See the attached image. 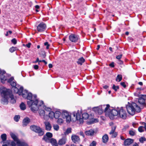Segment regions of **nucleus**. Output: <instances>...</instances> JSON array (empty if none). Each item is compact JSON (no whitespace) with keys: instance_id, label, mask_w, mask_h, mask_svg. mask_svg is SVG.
Listing matches in <instances>:
<instances>
[{"instance_id":"1","label":"nucleus","mask_w":146,"mask_h":146,"mask_svg":"<svg viewBox=\"0 0 146 146\" xmlns=\"http://www.w3.org/2000/svg\"><path fill=\"white\" fill-rule=\"evenodd\" d=\"M92 110L99 114H102L104 111L106 116L109 117L111 119H113L114 116H117L123 119H125L127 117L126 111L123 107L111 109L109 104L94 107L93 108Z\"/></svg>"},{"instance_id":"2","label":"nucleus","mask_w":146,"mask_h":146,"mask_svg":"<svg viewBox=\"0 0 146 146\" xmlns=\"http://www.w3.org/2000/svg\"><path fill=\"white\" fill-rule=\"evenodd\" d=\"M23 97H27L28 100L27 102L29 107H31V110L34 112L37 111L39 108L38 106L45 111H50L51 109L50 108L46 107L43 105V102L42 101H38L36 96L35 95H33L31 93H28L26 91L23 94Z\"/></svg>"},{"instance_id":"3","label":"nucleus","mask_w":146,"mask_h":146,"mask_svg":"<svg viewBox=\"0 0 146 146\" xmlns=\"http://www.w3.org/2000/svg\"><path fill=\"white\" fill-rule=\"evenodd\" d=\"M0 93L2 96L1 103L3 104L6 105L8 101L12 104L16 103V99L10 90L4 87H0Z\"/></svg>"},{"instance_id":"4","label":"nucleus","mask_w":146,"mask_h":146,"mask_svg":"<svg viewBox=\"0 0 146 146\" xmlns=\"http://www.w3.org/2000/svg\"><path fill=\"white\" fill-rule=\"evenodd\" d=\"M81 111L78 110L74 111L72 113V120L73 122H76L78 124H82L83 123V119H87L89 117V115L86 113H83L81 115Z\"/></svg>"},{"instance_id":"5","label":"nucleus","mask_w":146,"mask_h":146,"mask_svg":"<svg viewBox=\"0 0 146 146\" xmlns=\"http://www.w3.org/2000/svg\"><path fill=\"white\" fill-rule=\"evenodd\" d=\"M128 113L131 115H133L136 112H139L141 111V108L135 103L128 102L126 106Z\"/></svg>"},{"instance_id":"6","label":"nucleus","mask_w":146,"mask_h":146,"mask_svg":"<svg viewBox=\"0 0 146 146\" xmlns=\"http://www.w3.org/2000/svg\"><path fill=\"white\" fill-rule=\"evenodd\" d=\"M138 90L136 92L134 93V96L138 97L137 98L138 99V102L140 104L141 106V108H142V106L143 107H145L146 108V104H145V100H146V95H143L140 94Z\"/></svg>"},{"instance_id":"7","label":"nucleus","mask_w":146,"mask_h":146,"mask_svg":"<svg viewBox=\"0 0 146 146\" xmlns=\"http://www.w3.org/2000/svg\"><path fill=\"white\" fill-rule=\"evenodd\" d=\"M23 87L21 86L19 87V86L18 85V86H15L12 87V90L15 93L18 94L19 95L21 94L22 93V96L23 98H27V97H23V94L26 91L28 93H31L30 92H29L25 90L23 91Z\"/></svg>"},{"instance_id":"8","label":"nucleus","mask_w":146,"mask_h":146,"mask_svg":"<svg viewBox=\"0 0 146 146\" xmlns=\"http://www.w3.org/2000/svg\"><path fill=\"white\" fill-rule=\"evenodd\" d=\"M61 115L62 117L64 119H66L67 122L69 123L71 120L73 121L72 118H71L70 114L66 110L63 111L62 112ZM71 117L72 118V115Z\"/></svg>"},{"instance_id":"9","label":"nucleus","mask_w":146,"mask_h":146,"mask_svg":"<svg viewBox=\"0 0 146 146\" xmlns=\"http://www.w3.org/2000/svg\"><path fill=\"white\" fill-rule=\"evenodd\" d=\"M31 129L39 134V135L41 136L44 134V132L42 129L39 126L33 125L30 127Z\"/></svg>"},{"instance_id":"10","label":"nucleus","mask_w":146,"mask_h":146,"mask_svg":"<svg viewBox=\"0 0 146 146\" xmlns=\"http://www.w3.org/2000/svg\"><path fill=\"white\" fill-rule=\"evenodd\" d=\"M8 76L5 72L0 69V78L1 82L3 84L5 83V81L8 79Z\"/></svg>"},{"instance_id":"11","label":"nucleus","mask_w":146,"mask_h":146,"mask_svg":"<svg viewBox=\"0 0 146 146\" xmlns=\"http://www.w3.org/2000/svg\"><path fill=\"white\" fill-rule=\"evenodd\" d=\"M46 25L43 22L40 23L37 27V30L39 32H42L45 31L46 28Z\"/></svg>"},{"instance_id":"12","label":"nucleus","mask_w":146,"mask_h":146,"mask_svg":"<svg viewBox=\"0 0 146 146\" xmlns=\"http://www.w3.org/2000/svg\"><path fill=\"white\" fill-rule=\"evenodd\" d=\"M70 40L72 42H76L78 40L79 36L75 34H71L69 37Z\"/></svg>"},{"instance_id":"13","label":"nucleus","mask_w":146,"mask_h":146,"mask_svg":"<svg viewBox=\"0 0 146 146\" xmlns=\"http://www.w3.org/2000/svg\"><path fill=\"white\" fill-rule=\"evenodd\" d=\"M7 82L10 84L12 87L15 86H18V85H17L16 81L14 80V78L13 77H11L9 79H8Z\"/></svg>"},{"instance_id":"14","label":"nucleus","mask_w":146,"mask_h":146,"mask_svg":"<svg viewBox=\"0 0 146 146\" xmlns=\"http://www.w3.org/2000/svg\"><path fill=\"white\" fill-rule=\"evenodd\" d=\"M116 128V127L115 126H113L112 127L110 133V135H111V137L113 138L115 137L117 135V133L114 131Z\"/></svg>"},{"instance_id":"15","label":"nucleus","mask_w":146,"mask_h":146,"mask_svg":"<svg viewBox=\"0 0 146 146\" xmlns=\"http://www.w3.org/2000/svg\"><path fill=\"white\" fill-rule=\"evenodd\" d=\"M71 138L72 141L75 143H78L80 141L79 137L76 135H72Z\"/></svg>"},{"instance_id":"16","label":"nucleus","mask_w":146,"mask_h":146,"mask_svg":"<svg viewBox=\"0 0 146 146\" xmlns=\"http://www.w3.org/2000/svg\"><path fill=\"white\" fill-rule=\"evenodd\" d=\"M67 138L66 136H64L59 140L58 142V144L59 145H64L67 141Z\"/></svg>"},{"instance_id":"17","label":"nucleus","mask_w":146,"mask_h":146,"mask_svg":"<svg viewBox=\"0 0 146 146\" xmlns=\"http://www.w3.org/2000/svg\"><path fill=\"white\" fill-rule=\"evenodd\" d=\"M10 135L11 137L13 139L14 141L16 142V143L18 141L20 140L19 139L18 135L17 134L12 132H10Z\"/></svg>"},{"instance_id":"18","label":"nucleus","mask_w":146,"mask_h":146,"mask_svg":"<svg viewBox=\"0 0 146 146\" xmlns=\"http://www.w3.org/2000/svg\"><path fill=\"white\" fill-rule=\"evenodd\" d=\"M16 143L17 146H28V144L23 140H20Z\"/></svg>"},{"instance_id":"19","label":"nucleus","mask_w":146,"mask_h":146,"mask_svg":"<svg viewBox=\"0 0 146 146\" xmlns=\"http://www.w3.org/2000/svg\"><path fill=\"white\" fill-rule=\"evenodd\" d=\"M38 106L39 108V109H38V110L39 109L38 112L39 115L42 117L43 115L45 114V112L42 108L40 107L39 106Z\"/></svg>"},{"instance_id":"20","label":"nucleus","mask_w":146,"mask_h":146,"mask_svg":"<svg viewBox=\"0 0 146 146\" xmlns=\"http://www.w3.org/2000/svg\"><path fill=\"white\" fill-rule=\"evenodd\" d=\"M133 142V140L130 139H126L124 142V145H129L132 143Z\"/></svg>"},{"instance_id":"21","label":"nucleus","mask_w":146,"mask_h":146,"mask_svg":"<svg viewBox=\"0 0 146 146\" xmlns=\"http://www.w3.org/2000/svg\"><path fill=\"white\" fill-rule=\"evenodd\" d=\"M30 119L28 117L25 118L23 121V126H26L30 122Z\"/></svg>"},{"instance_id":"22","label":"nucleus","mask_w":146,"mask_h":146,"mask_svg":"<svg viewBox=\"0 0 146 146\" xmlns=\"http://www.w3.org/2000/svg\"><path fill=\"white\" fill-rule=\"evenodd\" d=\"M45 127L47 131H50L51 128V125L50 123L48 121H45L44 122Z\"/></svg>"},{"instance_id":"23","label":"nucleus","mask_w":146,"mask_h":146,"mask_svg":"<svg viewBox=\"0 0 146 146\" xmlns=\"http://www.w3.org/2000/svg\"><path fill=\"white\" fill-rule=\"evenodd\" d=\"M50 142L51 143L52 146H58L57 142L55 139L53 138L50 139Z\"/></svg>"},{"instance_id":"24","label":"nucleus","mask_w":146,"mask_h":146,"mask_svg":"<svg viewBox=\"0 0 146 146\" xmlns=\"http://www.w3.org/2000/svg\"><path fill=\"white\" fill-rule=\"evenodd\" d=\"M85 61V60L84 59L83 57H82L78 59L77 62L78 64L81 65Z\"/></svg>"},{"instance_id":"25","label":"nucleus","mask_w":146,"mask_h":146,"mask_svg":"<svg viewBox=\"0 0 146 146\" xmlns=\"http://www.w3.org/2000/svg\"><path fill=\"white\" fill-rule=\"evenodd\" d=\"M7 143L9 145H10L11 146H16V144L14 141L8 140L7 141Z\"/></svg>"},{"instance_id":"26","label":"nucleus","mask_w":146,"mask_h":146,"mask_svg":"<svg viewBox=\"0 0 146 146\" xmlns=\"http://www.w3.org/2000/svg\"><path fill=\"white\" fill-rule=\"evenodd\" d=\"M102 141L104 143L107 142L108 140V137L107 135L105 134L102 137Z\"/></svg>"},{"instance_id":"27","label":"nucleus","mask_w":146,"mask_h":146,"mask_svg":"<svg viewBox=\"0 0 146 146\" xmlns=\"http://www.w3.org/2000/svg\"><path fill=\"white\" fill-rule=\"evenodd\" d=\"M94 133V131L92 129L87 131L85 132V134L88 135H92Z\"/></svg>"},{"instance_id":"28","label":"nucleus","mask_w":146,"mask_h":146,"mask_svg":"<svg viewBox=\"0 0 146 146\" xmlns=\"http://www.w3.org/2000/svg\"><path fill=\"white\" fill-rule=\"evenodd\" d=\"M61 112L59 111H56L54 113V117L55 119H58L61 115Z\"/></svg>"},{"instance_id":"29","label":"nucleus","mask_w":146,"mask_h":146,"mask_svg":"<svg viewBox=\"0 0 146 146\" xmlns=\"http://www.w3.org/2000/svg\"><path fill=\"white\" fill-rule=\"evenodd\" d=\"M20 107L21 110H24L26 109V105L23 102H22L21 103L20 105Z\"/></svg>"},{"instance_id":"30","label":"nucleus","mask_w":146,"mask_h":146,"mask_svg":"<svg viewBox=\"0 0 146 146\" xmlns=\"http://www.w3.org/2000/svg\"><path fill=\"white\" fill-rule=\"evenodd\" d=\"M71 132V129L70 128H68L66 131L64 132V134L65 135H67L68 134L70 133Z\"/></svg>"},{"instance_id":"31","label":"nucleus","mask_w":146,"mask_h":146,"mask_svg":"<svg viewBox=\"0 0 146 146\" xmlns=\"http://www.w3.org/2000/svg\"><path fill=\"white\" fill-rule=\"evenodd\" d=\"M122 79V76L121 75L119 74L116 77V81H118V82H119Z\"/></svg>"},{"instance_id":"32","label":"nucleus","mask_w":146,"mask_h":146,"mask_svg":"<svg viewBox=\"0 0 146 146\" xmlns=\"http://www.w3.org/2000/svg\"><path fill=\"white\" fill-rule=\"evenodd\" d=\"M49 117L52 119L54 117V112L53 111H50L49 113Z\"/></svg>"},{"instance_id":"33","label":"nucleus","mask_w":146,"mask_h":146,"mask_svg":"<svg viewBox=\"0 0 146 146\" xmlns=\"http://www.w3.org/2000/svg\"><path fill=\"white\" fill-rule=\"evenodd\" d=\"M2 141L4 142L6 140L7 135L5 134H3L1 135V136Z\"/></svg>"},{"instance_id":"34","label":"nucleus","mask_w":146,"mask_h":146,"mask_svg":"<svg viewBox=\"0 0 146 146\" xmlns=\"http://www.w3.org/2000/svg\"><path fill=\"white\" fill-rule=\"evenodd\" d=\"M18 50L17 47H12L11 48L9 49V51L11 53L13 52L15 50Z\"/></svg>"},{"instance_id":"35","label":"nucleus","mask_w":146,"mask_h":146,"mask_svg":"<svg viewBox=\"0 0 146 146\" xmlns=\"http://www.w3.org/2000/svg\"><path fill=\"white\" fill-rule=\"evenodd\" d=\"M58 119L57 120V122L58 123V124H59L61 125V124H62V123H63V122H64V121H63V119H61V118H58Z\"/></svg>"},{"instance_id":"36","label":"nucleus","mask_w":146,"mask_h":146,"mask_svg":"<svg viewBox=\"0 0 146 146\" xmlns=\"http://www.w3.org/2000/svg\"><path fill=\"white\" fill-rule=\"evenodd\" d=\"M42 139L44 140L45 141L48 142H50V139H49L48 137L46 135H44L42 138Z\"/></svg>"},{"instance_id":"37","label":"nucleus","mask_w":146,"mask_h":146,"mask_svg":"<svg viewBox=\"0 0 146 146\" xmlns=\"http://www.w3.org/2000/svg\"><path fill=\"white\" fill-rule=\"evenodd\" d=\"M45 120H48V119L49 116L48 117L47 114H44L41 117Z\"/></svg>"},{"instance_id":"38","label":"nucleus","mask_w":146,"mask_h":146,"mask_svg":"<svg viewBox=\"0 0 146 146\" xmlns=\"http://www.w3.org/2000/svg\"><path fill=\"white\" fill-rule=\"evenodd\" d=\"M146 138L144 137H141L139 139L140 142L142 143H143L144 141H146Z\"/></svg>"},{"instance_id":"39","label":"nucleus","mask_w":146,"mask_h":146,"mask_svg":"<svg viewBox=\"0 0 146 146\" xmlns=\"http://www.w3.org/2000/svg\"><path fill=\"white\" fill-rule=\"evenodd\" d=\"M46 136L48 138H51L52 136V134L50 132H47L46 134Z\"/></svg>"},{"instance_id":"40","label":"nucleus","mask_w":146,"mask_h":146,"mask_svg":"<svg viewBox=\"0 0 146 146\" xmlns=\"http://www.w3.org/2000/svg\"><path fill=\"white\" fill-rule=\"evenodd\" d=\"M112 89L116 91L119 89V87L118 86H115V85H113L112 87Z\"/></svg>"},{"instance_id":"41","label":"nucleus","mask_w":146,"mask_h":146,"mask_svg":"<svg viewBox=\"0 0 146 146\" xmlns=\"http://www.w3.org/2000/svg\"><path fill=\"white\" fill-rule=\"evenodd\" d=\"M129 134L131 136H133L135 134V130H131L129 131Z\"/></svg>"},{"instance_id":"42","label":"nucleus","mask_w":146,"mask_h":146,"mask_svg":"<svg viewBox=\"0 0 146 146\" xmlns=\"http://www.w3.org/2000/svg\"><path fill=\"white\" fill-rule=\"evenodd\" d=\"M20 118V116L19 115H16L14 117V119L15 121L17 122L19 120Z\"/></svg>"},{"instance_id":"43","label":"nucleus","mask_w":146,"mask_h":146,"mask_svg":"<svg viewBox=\"0 0 146 146\" xmlns=\"http://www.w3.org/2000/svg\"><path fill=\"white\" fill-rule=\"evenodd\" d=\"M53 127L54 130L58 131L59 129V126L57 125H55L53 126Z\"/></svg>"},{"instance_id":"44","label":"nucleus","mask_w":146,"mask_h":146,"mask_svg":"<svg viewBox=\"0 0 146 146\" xmlns=\"http://www.w3.org/2000/svg\"><path fill=\"white\" fill-rule=\"evenodd\" d=\"M96 143L95 141H93L92 142L90 143L89 146H96Z\"/></svg>"},{"instance_id":"45","label":"nucleus","mask_w":146,"mask_h":146,"mask_svg":"<svg viewBox=\"0 0 146 146\" xmlns=\"http://www.w3.org/2000/svg\"><path fill=\"white\" fill-rule=\"evenodd\" d=\"M138 130L139 132H143L144 130L143 129V127L142 126H140L138 128Z\"/></svg>"},{"instance_id":"46","label":"nucleus","mask_w":146,"mask_h":146,"mask_svg":"<svg viewBox=\"0 0 146 146\" xmlns=\"http://www.w3.org/2000/svg\"><path fill=\"white\" fill-rule=\"evenodd\" d=\"M44 45L46 46V48L47 49H48L49 48V47L50 46V45L47 42H46L45 43H44Z\"/></svg>"},{"instance_id":"47","label":"nucleus","mask_w":146,"mask_h":146,"mask_svg":"<svg viewBox=\"0 0 146 146\" xmlns=\"http://www.w3.org/2000/svg\"><path fill=\"white\" fill-rule=\"evenodd\" d=\"M11 42L14 44H15L17 43V40L15 38L12 39L11 40Z\"/></svg>"},{"instance_id":"48","label":"nucleus","mask_w":146,"mask_h":146,"mask_svg":"<svg viewBox=\"0 0 146 146\" xmlns=\"http://www.w3.org/2000/svg\"><path fill=\"white\" fill-rule=\"evenodd\" d=\"M122 55L121 54L117 56L116 57V58L118 60H119V59H120V58H121V57L122 56Z\"/></svg>"},{"instance_id":"49","label":"nucleus","mask_w":146,"mask_h":146,"mask_svg":"<svg viewBox=\"0 0 146 146\" xmlns=\"http://www.w3.org/2000/svg\"><path fill=\"white\" fill-rule=\"evenodd\" d=\"M121 85L124 88H125L126 87V85L125 84L124 82H121L120 83Z\"/></svg>"},{"instance_id":"50","label":"nucleus","mask_w":146,"mask_h":146,"mask_svg":"<svg viewBox=\"0 0 146 146\" xmlns=\"http://www.w3.org/2000/svg\"><path fill=\"white\" fill-rule=\"evenodd\" d=\"M110 66V67H114V63L113 62H112L110 64H109Z\"/></svg>"},{"instance_id":"51","label":"nucleus","mask_w":146,"mask_h":146,"mask_svg":"<svg viewBox=\"0 0 146 146\" xmlns=\"http://www.w3.org/2000/svg\"><path fill=\"white\" fill-rule=\"evenodd\" d=\"M31 43H29L28 44L26 45V46L28 48H29L30 47Z\"/></svg>"},{"instance_id":"52","label":"nucleus","mask_w":146,"mask_h":146,"mask_svg":"<svg viewBox=\"0 0 146 146\" xmlns=\"http://www.w3.org/2000/svg\"><path fill=\"white\" fill-rule=\"evenodd\" d=\"M33 67L36 70L38 69V66L37 65H35Z\"/></svg>"},{"instance_id":"53","label":"nucleus","mask_w":146,"mask_h":146,"mask_svg":"<svg viewBox=\"0 0 146 146\" xmlns=\"http://www.w3.org/2000/svg\"><path fill=\"white\" fill-rule=\"evenodd\" d=\"M143 124L144 125V127L146 130V123L145 122L143 123Z\"/></svg>"},{"instance_id":"54","label":"nucleus","mask_w":146,"mask_h":146,"mask_svg":"<svg viewBox=\"0 0 146 146\" xmlns=\"http://www.w3.org/2000/svg\"><path fill=\"white\" fill-rule=\"evenodd\" d=\"M48 67L50 68H51L52 67V64H50L48 65Z\"/></svg>"},{"instance_id":"55","label":"nucleus","mask_w":146,"mask_h":146,"mask_svg":"<svg viewBox=\"0 0 146 146\" xmlns=\"http://www.w3.org/2000/svg\"><path fill=\"white\" fill-rule=\"evenodd\" d=\"M39 61V58H37L35 62H33L34 63H36L37 62H38Z\"/></svg>"},{"instance_id":"56","label":"nucleus","mask_w":146,"mask_h":146,"mask_svg":"<svg viewBox=\"0 0 146 146\" xmlns=\"http://www.w3.org/2000/svg\"><path fill=\"white\" fill-rule=\"evenodd\" d=\"M4 144L2 145V146H8L7 145L8 144L7 143V142L5 143L4 142Z\"/></svg>"},{"instance_id":"57","label":"nucleus","mask_w":146,"mask_h":146,"mask_svg":"<svg viewBox=\"0 0 146 146\" xmlns=\"http://www.w3.org/2000/svg\"><path fill=\"white\" fill-rule=\"evenodd\" d=\"M105 89H107L108 88V86H107L105 85L103 87Z\"/></svg>"},{"instance_id":"58","label":"nucleus","mask_w":146,"mask_h":146,"mask_svg":"<svg viewBox=\"0 0 146 146\" xmlns=\"http://www.w3.org/2000/svg\"><path fill=\"white\" fill-rule=\"evenodd\" d=\"M42 62H44L45 64H47V62L46 61L44 60H42Z\"/></svg>"},{"instance_id":"59","label":"nucleus","mask_w":146,"mask_h":146,"mask_svg":"<svg viewBox=\"0 0 146 146\" xmlns=\"http://www.w3.org/2000/svg\"><path fill=\"white\" fill-rule=\"evenodd\" d=\"M65 146H76V145L74 144H72L70 146H69L68 145H66Z\"/></svg>"},{"instance_id":"60","label":"nucleus","mask_w":146,"mask_h":146,"mask_svg":"<svg viewBox=\"0 0 146 146\" xmlns=\"http://www.w3.org/2000/svg\"><path fill=\"white\" fill-rule=\"evenodd\" d=\"M35 7L37 9H38L39 8V6L38 5H36Z\"/></svg>"},{"instance_id":"61","label":"nucleus","mask_w":146,"mask_h":146,"mask_svg":"<svg viewBox=\"0 0 146 146\" xmlns=\"http://www.w3.org/2000/svg\"><path fill=\"white\" fill-rule=\"evenodd\" d=\"M138 84L141 86H142L143 85V83L141 82H139L138 83Z\"/></svg>"},{"instance_id":"62","label":"nucleus","mask_w":146,"mask_h":146,"mask_svg":"<svg viewBox=\"0 0 146 146\" xmlns=\"http://www.w3.org/2000/svg\"><path fill=\"white\" fill-rule=\"evenodd\" d=\"M133 146H138V144L137 143H135L134 144V145H133Z\"/></svg>"},{"instance_id":"63","label":"nucleus","mask_w":146,"mask_h":146,"mask_svg":"<svg viewBox=\"0 0 146 146\" xmlns=\"http://www.w3.org/2000/svg\"><path fill=\"white\" fill-rule=\"evenodd\" d=\"M100 48V46L99 45H98L97 46V50H98Z\"/></svg>"},{"instance_id":"64","label":"nucleus","mask_w":146,"mask_h":146,"mask_svg":"<svg viewBox=\"0 0 146 146\" xmlns=\"http://www.w3.org/2000/svg\"><path fill=\"white\" fill-rule=\"evenodd\" d=\"M8 33H9L10 34H11L12 33V32L10 31H8Z\"/></svg>"}]
</instances>
